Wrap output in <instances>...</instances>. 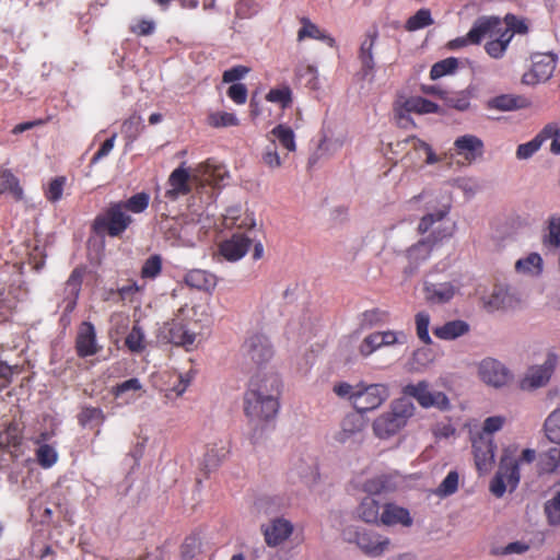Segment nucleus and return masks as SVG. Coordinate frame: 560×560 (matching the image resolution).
<instances>
[{
    "instance_id": "1",
    "label": "nucleus",
    "mask_w": 560,
    "mask_h": 560,
    "mask_svg": "<svg viewBox=\"0 0 560 560\" xmlns=\"http://www.w3.org/2000/svg\"><path fill=\"white\" fill-rule=\"evenodd\" d=\"M425 201L428 212L420 219L417 231L420 240L407 252L411 262L419 264L425 260L433 248L445 237L452 235L453 230L447 218L450 202H440L439 197L429 192H422L413 198Z\"/></svg>"
},
{
    "instance_id": "2",
    "label": "nucleus",
    "mask_w": 560,
    "mask_h": 560,
    "mask_svg": "<svg viewBox=\"0 0 560 560\" xmlns=\"http://www.w3.org/2000/svg\"><path fill=\"white\" fill-rule=\"evenodd\" d=\"M281 380L277 374L256 376L244 394V413L255 427L273 420L279 411Z\"/></svg>"
},
{
    "instance_id": "3",
    "label": "nucleus",
    "mask_w": 560,
    "mask_h": 560,
    "mask_svg": "<svg viewBox=\"0 0 560 560\" xmlns=\"http://www.w3.org/2000/svg\"><path fill=\"white\" fill-rule=\"evenodd\" d=\"M415 412V406L408 399L401 398L392 402L390 410L377 417L373 423L374 433L381 439H387L404 428Z\"/></svg>"
},
{
    "instance_id": "4",
    "label": "nucleus",
    "mask_w": 560,
    "mask_h": 560,
    "mask_svg": "<svg viewBox=\"0 0 560 560\" xmlns=\"http://www.w3.org/2000/svg\"><path fill=\"white\" fill-rule=\"evenodd\" d=\"M131 215L122 210L120 203L110 202L108 207L98 213L92 223V231L97 236L108 235L110 237H120L132 224Z\"/></svg>"
},
{
    "instance_id": "5",
    "label": "nucleus",
    "mask_w": 560,
    "mask_h": 560,
    "mask_svg": "<svg viewBox=\"0 0 560 560\" xmlns=\"http://www.w3.org/2000/svg\"><path fill=\"white\" fill-rule=\"evenodd\" d=\"M394 153H404L402 161L409 165H417L423 161L425 165H433L442 161V158L434 153L431 145L417 137H408L390 144Z\"/></svg>"
},
{
    "instance_id": "6",
    "label": "nucleus",
    "mask_w": 560,
    "mask_h": 560,
    "mask_svg": "<svg viewBox=\"0 0 560 560\" xmlns=\"http://www.w3.org/2000/svg\"><path fill=\"white\" fill-rule=\"evenodd\" d=\"M477 376L482 384L493 389L508 388L514 380L511 370L493 358H485L477 364Z\"/></svg>"
},
{
    "instance_id": "7",
    "label": "nucleus",
    "mask_w": 560,
    "mask_h": 560,
    "mask_svg": "<svg viewBox=\"0 0 560 560\" xmlns=\"http://www.w3.org/2000/svg\"><path fill=\"white\" fill-rule=\"evenodd\" d=\"M439 106L420 96L398 95L394 103L395 119L400 127L406 128L411 122L410 113L430 114L438 113Z\"/></svg>"
},
{
    "instance_id": "8",
    "label": "nucleus",
    "mask_w": 560,
    "mask_h": 560,
    "mask_svg": "<svg viewBox=\"0 0 560 560\" xmlns=\"http://www.w3.org/2000/svg\"><path fill=\"white\" fill-rule=\"evenodd\" d=\"M388 397V387L384 384L359 383L352 406L362 413L378 408Z\"/></svg>"
},
{
    "instance_id": "9",
    "label": "nucleus",
    "mask_w": 560,
    "mask_h": 560,
    "mask_svg": "<svg viewBox=\"0 0 560 560\" xmlns=\"http://www.w3.org/2000/svg\"><path fill=\"white\" fill-rule=\"evenodd\" d=\"M520 481L518 463L510 456H503L500 468L490 483V491L497 498H501L506 488L515 489Z\"/></svg>"
},
{
    "instance_id": "10",
    "label": "nucleus",
    "mask_w": 560,
    "mask_h": 560,
    "mask_svg": "<svg viewBox=\"0 0 560 560\" xmlns=\"http://www.w3.org/2000/svg\"><path fill=\"white\" fill-rule=\"evenodd\" d=\"M407 335L404 331L383 330L368 335L360 343L359 351L363 357H369L376 350L385 347L405 346Z\"/></svg>"
},
{
    "instance_id": "11",
    "label": "nucleus",
    "mask_w": 560,
    "mask_h": 560,
    "mask_svg": "<svg viewBox=\"0 0 560 560\" xmlns=\"http://www.w3.org/2000/svg\"><path fill=\"white\" fill-rule=\"evenodd\" d=\"M533 68L522 77V83L535 85L547 81L556 68V56L551 52H536L532 56Z\"/></svg>"
},
{
    "instance_id": "12",
    "label": "nucleus",
    "mask_w": 560,
    "mask_h": 560,
    "mask_svg": "<svg viewBox=\"0 0 560 560\" xmlns=\"http://www.w3.org/2000/svg\"><path fill=\"white\" fill-rule=\"evenodd\" d=\"M243 354L257 365L268 362L272 355V346L262 332L250 334L242 346Z\"/></svg>"
},
{
    "instance_id": "13",
    "label": "nucleus",
    "mask_w": 560,
    "mask_h": 560,
    "mask_svg": "<svg viewBox=\"0 0 560 560\" xmlns=\"http://www.w3.org/2000/svg\"><path fill=\"white\" fill-rule=\"evenodd\" d=\"M162 334L167 342L186 349L194 346L197 337L196 332L191 331L178 315L164 324Z\"/></svg>"
},
{
    "instance_id": "14",
    "label": "nucleus",
    "mask_w": 560,
    "mask_h": 560,
    "mask_svg": "<svg viewBox=\"0 0 560 560\" xmlns=\"http://www.w3.org/2000/svg\"><path fill=\"white\" fill-rule=\"evenodd\" d=\"M84 275L85 267H75L65 283L61 305L66 314L72 313L77 306Z\"/></svg>"
},
{
    "instance_id": "15",
    "label": "nucleus",
    "mask_w": 560,
    "mask_h": 560,
    "mask_svg": "<svg viewBox=\"0 0 560 560\" xmlns=\"http://www.w3.org/2000/svg\"><path fill=\"white\" fill-rule=\"evenodd\" d=\"M101 350L96 341V330L91 322H82L75 337V351L79 358L95 355Z\"/></svg>"
},
{
    "instance_id": "16",
    "label": "nucleus",
    "mask_w": 560,
    "mask_h": 560,
    "mask_svg": "<svg viewBox=\"0 0 560 560\" xmlns=\"http://www.w3.org/2000/svg\"><path fill=\"white\" fill-rule=\"evenodd\" d=\"M494 445L491 436L478 434L472 439L475 464L479 471L487 472L494 460Z\"/></svg>"
},
{
    "instance_id": "17",
    "label": "nucleus",
    "mask_w": 560,
    "mask_h": 560,
    "mask_svg": "<svg viewBox=\"0 0 560 560\" xmlns=\"http://www.w3.org/2000/svg\"><path fill=\"white\" fill-rule=\"evenodd\" d=\"M503 32V22L498 16H480L470 30V39L472 45H477L485 37H498Z\"/></svg>"
},
{
    "instance_id": "18",
    "label": "nucleus",
    "mask_w": 560,
    "mask_h": 560,
    "mask_svg": "<svg viewBox=\"0 0 560 560\" xmlns=\"http://www.w3.org/2000/svg\"><path fill=\"white\" fill-rule=\"evenodd\" d=\"M252 245V238L244 233H235L219 246L220 254L229 261H237L246 255Z\"/></svg>"
},
{
    "instance_id": "19",
    "label": "nucleus",
    "mask_w": 560,
    "mask_h": 560,
    "mask_svg": "<svg viewBox=\"0 0 560 560\" xmlns=\"http://www.w3.org/2000/svg\"><path fill=\"white\" fill-rule=\"evenodd\" d=\"M229 453V446L223 441L209 443L199 463L200 469L208 476L221 466Z\"/></svg>"
},
{
    "instance_id": "20",
    "label": "nucleus",
    "mask_w": 560,
    "mask_h": 560,
    "mask_svg": "<svg viewBox=\"0 0 560 560\" xmlns=\"http://www.w3.org/2000/svg\"><path fill=\"white\" fill-rule=\"evenodd\" d=\"M339 57L335 39L317 30V61L323 70L334 68Z\"/></svg>"
},
{
    "instance_id": "21",
    "label": "nucleus",
    "mask_w": 560,
    "mask_h": 560,
    "mask_svg": "<svg viewBox=\"0 0 560 560\" xmlns=\"http://www.w3.org/2000/svg\"><path fill=\"white\" fill-rule=\"evenodd\" d=\"M347 141V132L343 129L324 124L323 138L317 149L322 151V156H330L337 152Z\"/></svg>"
},
{
    "instance_id": "22",
    "label": "nucleus",
    "mask_w": 560,
    "mask_h": 560,
    "mask_svg": "<svg viewBox=\"0 0 560 560\" xmlns=\"http://www.w3.org/2000/svg\"><path fill=\"white\" fill-rule=\"evenodd\" d=\"M189 179L190 176L187 170L182 166L175 168L167 179L170 188L165 191V198L175 201L180 196L188 195L191 191Z\"/></svg>"
},
{
    "instance_id": "23",
    "label": "nucleus",
    "mask_w": 560,
    "mask_h": 560,
    "mask_svg": "<svg viewBox=\"0 0 560 560\" xmlns=\"http://www.w3.org/2000/svg\"><path fill=\"white\" fill-rule=\"evenodd\" d=\"M355 542L358 547L370 557H380L390 545L388 538H382L378 535L369 534V533H358Z\"/></svg>"
},
{
    "instance_id": "24",
    "label": "nucleus",
    "mask_w": 560,
    "mask_h": 560,
    "mask_svg": "<svg viewBox=\"0 0 560 560\" xmlns=\"http://www.w3.org/2000/svg\"><path fill=\"white\" fill-rule=\"evenodd\" d=\"M262 532L266 544L276 547L289 538L293 532V526L284 518H276Z\"/></svg>"
},
{
    "instance_id": "25",
    "label": "nucleus",
    "mask_w": 560,
    "mask_h": 560,
    "mask_svg": "<svg viewBox=\"0 0 560 560\" xmlns=\"http://www.w3.org/2000/svg\"><path fill=\"white\" fill-rule=\"evenodd\" d=\"M551 376V369L548 365H536L527 370L520 382L523 390H535L548 384Z\"/></svg>"
},
{
    "instance_id": "26",
    "label": "nucleus",
    "mask_w": 560,
    "mask_h": 560,
    "mask_svg": "<svg viewBox=\"0 0 560 560\" xmlns=\"http://www.w3.org/2000/svg\"><path fill=\"white\" fill-rule=\"evenodd\" d=\"M424 300L430 304H442L448 302L455 294V288L450 282L432 283L424 282Z\"/></svg>"
},
{
    "instance_id": "27",
    "label": "nucleus",
    "mask_w": 560,
    "mask_h": 560,
    "mask_svg": "<svg viewBox=\"0 0 560 560\" xmlns=\"http://www.w3.org/2000/svg\"><path fill=\"white\" fill-rule=\"evenodd\" d=\"M454 147L457 154L464 155L465 160L470 163L481 154L483 144L478 137L465 135L455 140Z\"/></svg>"
},
{
    "instance_id": "28",
    "label": "nucleus",
    "mask_w": 560,
    "mask_h": 560,
    "mask_svg": "<svg viewBox=\"0 0 560 560\" xmlns=\"http://www.w3.org/2000/svg\"><path fill=\"white\" fill-rule=\"evenodd\" d=\"M105 419L106 416L101 408L89 405L81 406L80 411L77 415V420L80 427L90 429L97 428L96 435L100 434V428L105 422Z\"/></svg>"
},
{
    "instance_id": "29",
    "label": "nucleus",
    "mask_w": 560,
    "mask_h": 560,
    "mask_svg": "<svg viewBox=\"0 0 560 560\" xmlns=\"http://www.w3.org/2000/svg\"><path fill=\"white\" fill-rule=\"evenodd\" d=\"M381 523L384 525L401 524L409 526L411 524V518L406 509L392 503H385L383 504Z\"/></svg>"
},
{
    "instance_id": "30",
    "label": "nucleus",
    "mask_w": 560,
    "mask_h": 560,
    "mask_svg": "<svg viewBox=\"0 0 560 560\" xmlns=\"http://www.w3.org/2000/svg\"><path fill=\"white\" fill-rule=\"evenodd\" d=\"M185 283L190 287L202 291H210L215 287L214 275L202 270L192 269L185 275Z\"/></svg>"
},
{
    "instance_id": "31",
    "label": "nucleus",
    "mask_w": 560,
    "mask_h": 560,
    "mask_svg": "<svg viewBox=\"0 0 560 560\" xmlns=\"http://www.w3.org/2000/svg\"><path fill=\"white\" fill-rule=\"evenodd\" d=\"M486 304L491 310L508 308L513 306L514 298L510 288L505 285H494Z\"/></svg>"
},
{
    "instance_id": "32",
    "label": "nucleus",
    "mask_w": 560,
    "mask_h": 560,
    "mask_svg": "<svg viewBox=\"0 0 560 560\" xmlns=\"http://www.w3.org/2000/svg\"><path fill=\"white\" fill-rule=\"evenodd\" d=\"M528 106L527 100L521 97V96H514V95H499L495 96L488 102V107L498 109L501 112H510L520 108H524Z\"/></svg>"
},
{
    "instance_id": "33",
    "label": "nucleus",
    "mask_w": 560,
    "mask_h": 560,
    "mask_svg": "<svg viewBox=\"0 0 560 560\" xmlns=\"http://www.w3.org/2000/svg\"><path fill=\"white\" fill-rule=\"evenodd\" d=\"M544 260L538 253H530L515 262V270L518 273L538 277L542 272Z\"/></svg>"
},
{
    "instance_id": "34",
    "label": "nucleus",
    "mask_w": 560,
    "mask_h": 560,
    "mask_svg": "<svg viewBox=\"0 0 560 560\" xmlns=\"http://www.w3.org/2000/svg\"><path fill=\"white\" fill-rule=\"evenodd\" d=\"M469 330V325L464 320H451L442 326L435 327L434 335L443 340L456 339Z\"/></svg>"
},
{
    "instance_id": "35",
    "label": "nucleus",
    "mask_w": 560,
    "mask_h": 560,
    "mask_svg": "<svg viewBox=\"0 0 560 560\" xmlns=\"http://www.w3.org/2000/svg\"><path fill=\"white\" fill-rule=\"evenodd\" d=\"M23 441V428L15 421H11L3 432H0V446L3 448L21 446Z\"/></svg>"
},
{
    "instance_id": "36",
    "label": "nucleus",
    "mask_w": 560,
    "mask_h": 560,
    "mask_svg": "<svg viewBox=\"0 0 560 560\" xmlns=\"http://www.w3.org/2000/svg\"><path fill=\"white\" fill-rule=\"evenodd\" d=\"M383 505L373 497H366L362 500L359 508L360 517L366 523H381Z\"/></svg>"
},
{
    "instance_id": "37",
    "label": "nucleus",
    "mask_w": 560,
    "mask_h": 560,
    "mask_svg": "<svg viewBox=\"0 0 560 560\" xmlns=\"http://www.w3.org/2000/svg\"><path fill=\"white\" fill-rule=\"evenodd\" d=\"M10 192L15 200L23 198V189L18 177L10 171H0V194Z\"/></svg>"
},
{
    "instance_id": "38",
    "label": "nucleus",
    "mask_w": 560,
    "mask_h": 560,
    "mask_svg": "<svg viewBox=\"0 0 560 560\" xmlns=\"http://www.w3.org/2000/svg\"><path fill=\"white\" fill-rule=\"evenodd\" d=\"M125 346L132 353H141L147 348L144 331L138 323L132 326L127 335Z\"/></svg>"
},
{
    "instance_id": "39",
    "label": "nucleus",
    "mask_w": 560,
    "mask_h": 560,
    "mask_svg": "<svg viewBox=\"0 0 560 560\" xmlns=\"http://www.w3.org/2000/svg\"><path fill=\"white\" fill-rule=\"evenodd\" d=\"M67 185L66 176H56L44 186V196L50 203H57L62 199L63 190Z\"/></svg>"
},
{
    "instance_id": "40",
    "label": "nucleus",
    "mask_w": 560,
    "mask_h": 560,
    "mask_svg": "<svg viewBox=\"0 0 560 560\" xmlns=\"http://www.w3.org/2000/svg\"><path fill=\"white\" fill-rule=\"evenodd\" d=\"M122 206V210L127 213H142L145 211V209L149 207L150 203V195L141 191L132 195L130 198H128L125 201H117Z\"/></svg>"
},
{
    "instance_id": "41",
    "label": "nucleus",
    "mask_w": 560,
    "mask_h": 560,
    "mask_svg": "<svg viewBox=\"0 0 560 560\" xmlns=\"http://www.w3.org/2000/svg\"><path fill=\"white\" fill-rule=\"evenodd\" d=\"M376 37L377 34L375 32L368 34L360 47V59L365 71H372L374 68L373 47Z\"/></svg>"
},
{
    "instance_id": "42",
    "label": "nucleus",
    "mask_w": 560,
    "mask_h": 560,
    "mask_svg": "<svg viewBox=\"0 0 560 560\" xmlns=\"http://www.w3.org/2000/svg\"><path fill=\"white\" fill-rule=\"evenodd\" d=\"M266 100L285 109L292 105V91L288 85L275 88L267 93Z\"/></svg>"
},
{
    "instance_id": "43",
    "label": "nucleus",
    "mask_w": 560,
    "mask_h": 560,
    "mask_svg": "<svg viewBox=\"0 0 560 560\" xmlns=\"http://www.w3.org/2000/svg\"><path fill=\"white\" fill-rule=\"evenodd\" d=\"M202 180L211 186H217L223 180L225 170L221 165H212L209 161L200 166Z\"/></svg>"
},
{
    "instance_id": "44",
    "label": "nucleus",
    "mask_w": 560,
    "mask_h": 560,
    "mask_svg": "<svg viewBox=\"0 0 560 560\" xmlns=\"http://www.w3.org/2000/svg\"><path fill=\"white\" fill-rule=\"evenodd\" d=\"M512 39V34L509 31H504L494 40L486 44L485 48L489 56L492 58H501L505 52L509 43Z\"/></svg>"
},
{
    "instance_id": "45",
    "label": "nucleus",
    "mask_w": 560,
    "mask_h": 560,
    "mask_svg": "<svg viewBox=\"0 0 560 560\" xmlns=\"http://www.w3.org/2000/svg\"><path fill=\"white\" fill-rule=\"evenodd\" d=\"M542 243L548 247H560V217H551L548 220L547 233L542 236Z\"/></svg>"
},
{
    "instance_id": "46",
    "label": "nucleus",
    "mask_w": 560,
    "mask_h": 560,
    "mask_svg": "<svg viewBox=\"0 0 560 560\" xmlns=\"http://www.w3.org/2000/svg\"><path fill=\"white\" fill-rule=\"evenodd\" d=\"M271 136H273L280 143V145L288 151L295 150V140L293 130L285 125H278L271 130Z\"/></svg>"
},
{
    "instance_id": "47",
    "label": "nucleus",
    "mask_w": 560,
    "mask_h": 560,
    "mask_svg": "<svg viewBox=\"0 0 560 560\" xmlns=\"http://www.w3.org/2000/svg\"><path fill=\"white\" fill-rule=\"evenodd\" d=\"M425 398L427 399L421 405V407L423 408L433 407L441 411H446L451 409V401L443 392L431 390L430 388Z\"/></svg>"
},
{
    "instance_id": "48",
    "label": "nucleus",
    "mask_w": 560,
    "mask_h": 560,
    "mask_svg": "<svg viewBox=\"0 0 560 560\" xmlns=\"http://www.w3.org/2000/svg\"><path fill=\"white\" fill-rule=\"evenodd\" d=\"M529 550V545L526 541L517 540L510 542L505 546L495 545L491 547V555L493 556H509V555H523Z\"/></svg>"
},
{
    "instance_id": "49",
    "label": "nucleus",
    "mask_w": 560,
    "mask_h": 560,
    "mask_svg": "<svg viewBox=\"0 0 560 560\" xmlns=\"http://www.w3.org/2000/svg\"><path fill=\"white\" fill-rule=\"evenodd\" d=\"M208 124L213 128L238 126L240 120L233 113L214 112L208 116Z\"/></svg>"
},
{
    "instance_id": "50",
    "label": "nucleus",
    "mask_w": 560,
    "mask_h": 560,
    "mask_svg": "<svg viewBox=\"0 0 560 560\" xmlns=\"http://www.w3.org/2000/svg\"><path fill=\"white\" fill-rule=\"evenodd\" d=\"M35 454L38 465L43 468H50L58 460L57 451L49 444L39 445Z\"/></svg>"
},
{
    "instance_id": "51",
    "label": "nucleus",
    "mask_w": 560,
    "mask_h": 560,
    "mask_svg": "<svg viewBox=\"0 0 560 560\" xmlns=\"http://www.w3.org/2000/svg\"><path fill=\"white\" fill-rule=\"evenodd\" d=\"M430 384L428 381H420L417 384H408L402 388V394L409 397L415 398L418 404L421 406L422 402L427 399L428 392L430 389Z\"/></svg>"
},
{
    "instance_id": "52",
    "label": "nucleus",
    "mask_w": 560,
    "mask_h": 560,
    "mask_svg": "<svg viewBox=\"0 0 560 560\" xmlns=\"http://www.w3.org/2000/svg\"><path fill=\"white\" fill-rule=\"evenodd\" d=\"M545 430L547 438L552 443H560V409L549 415L545 422Z\"/></svg>"
},
{
    "instance_id": "53",
    "label": "nucleus",
    "mask_w": 560,
    "mask_h": 560,
    "mask_svg": "<svg viewBox=\"0 0 560 560\" xmlns=\"http://www.w3.org/2000/svg\"><path fill=\"white\" fill-rule=\"evenodd\" d=\"M457 67L458 60L456 58H446L433 65L430 71V77L432 80H436L443 75L454 72L457 69Z\"/></svg>"
},
{
    "instance_id": "54",
    "label": "nucleus",
    "mask_w": 560,
    "mask_h": 560,
    "mask_svg": "<svg viewBox=\"0 0 560 560\" xmlns=\"http://www.w3.org/2000/svg\"><path fill=\"white\" fill-rule=\"evenodd\" d=\"M433 23L431 13L427 9H420L415 15L410 16L406 23L408 31H417Z\"/></svg>"
},
{
    "instance_id": "55",
    "label": "nucleus",
    "mask_w": 560,
    "mask_h": 560,
    "mask_svg": "<svg viewBox=\"0 0 560 560\" xmlns=\"http://www.w3.org/2000/svg\"><path fill=\"white\" fill-rule=\"evenodd\" d=\"M162 271V259L159 255L150 256L141 268L143 279H155Z\"/></svg>"
},
{
    "instance_id": "56",
    "label": "nucleus",
    "mask_w": 560,
    "mask_h": 560,
    "mask_svg": "<svg viewBox=\"0 0 560 560\" xmlns=\"http://www.w3.org/2000/svg\"><path fill=\"white\" fill-rule=\"evenodd\" d=\"M540 138L542 142L547 139H551L550 152L556 155L560 154V126L547 125L540 131Z\"/></svg>"
},
{
    "instance_id": "57",
    "label": "nucleus",
    "mask_w": 560,
    "mask_h": 560,
    "mask_svg": "<svg viewBox=\"0 0 560 560\" xmlns=\"http://www.w3.org/2000/svg\"><path fill=\"white\" fill-rule=\"evenodd\" d=\"M430 315L425 312H419L416 315V329L418 338L425 345L432 342L429 335Z\"/></svg>"
},
{
    "instance_id": "58",
    "label": "nucleus",
    "mask_w": 560,
    "mask_h": 560,
    "mask_svg": "<svg viewBox=\"0 0 560 560\" xmlns=\"http://www.w3.org/2000/svg\"><path fill=\"white\" fill-rule=\"evenodd\" d=\"M555 444L541 456V466L545 471H553L560 465V443Z\"/></svg>"
},
{
    "instance_id": "59",
    "label": "nucleus",
    "mask_w": 560,
    "mask_h": 560,
    "mask_svg": "<svg viewBox=\"0 0 560 560\" xmlns=\"http://www.w3.org/2000/svg\"><path fill=\"white\" fill-rule=\"evenodd\" d=\"M201 548V541L198 536L190 535L185 538L180 546V555L184 560H191Z\"/></svg>"
},
{
    "instance_id": "60",
    "label": "nucleus",
    "mask_w": 560,
    "mask_h": 560,
    "mask_svg": "<svg viewBox=\"0 0 560 560\" xmlns=\"http://www.w3.org/2000/svg\"><path fill=\"white\" fill-rule=\"evenodd\" d=\"M542 139L540 132L529 142L520 144L516 150V158L518 160H527L532 158L541 147Z\"/></svg>"
},
{
    "instance_id": "61",
    "label": "nucleus",
    "mask_w": 560,
    "mask_h": 560,
    "mask_svg": "<svg viewBox=\"0 0 560 560\" xmlns=\"http://www.w3.org/2000/svg\"><path fill=\"white\" fill-rule=\"evenodd\" d=\"M458 474L456 471L448 472V475L436 489L435 493L439 497H448L455 493L458 488Z\"/></svg>"
},
{
    "instance_id": "62",
    "label": "nucleus",
    "mask_w": 560,
    "mask_h": 560,
    "mask_svg": "<svg viewBox=\"0 0 560 560\" xmlns=\"http://www.w3.org/2000/svg\"><path fill=\"white\" fill-rule=\"evenodd\" d=\"M19 365H9L4 361H0V392L4 390L13 382V375L19 374Z\"/></svg>"
},
{
    "instance_id": "63",
    "label": "nucleus",
    "mask_w": 560,
    "mask_h": 560,
    "mask_svg": "<svg viewBox=\"0 0 560 560\" xmlns=\"http://www.w3.org/2000/svg\"><path fill=\"white\" fill-rule=\"evenodd\" d=\"M545 512L550 524H560V491L546 502Z\"/></svg>"
},
{
    "instance_id": "64",
    "label": "nucleus",
    "mask_w": 560,
    "mask_h": 560,
    "mask_svg": "<svg viewBox=\"0 0 560 560\" xmlns=\"http://www.w3.org/2000/svg\"><path fill=\"white\" fill-rule=\"evenodd\" d=\"M360 413L361 412H353L345 417L341 423L345 433L352 434L362 430L364 422Z\"/></svg>"
}]
</instances>
